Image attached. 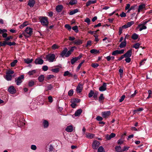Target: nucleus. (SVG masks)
<instances>
[{
    "instance_id": "nucleus-10",
    "label": "nucleus",
    "mask_w": 152,
    "mask_h": 152,
    "mask_svg": "<svg viewBox=\"0 0 152 152\" xmlns=\"http://www.w3.org/2000/svg\"><path fill=\"white\" fill-rule=\"evenodd\" d=\"M106 86L107 84L105 83H104L102 86L99 88V91H105L107 89Z\"/></svg>"
},
{
    "instance_id": "nucleus-34",
    "label": "nucleus",
    "mask_w": 152,
    "mask_h": 152,
    "mask_svg": "<svg viewBox=\"0 0 152 152\" xmlns=\"http://www.w3.org/2000/svg\"><path fill=\"white\" fill-rule=\"evenodd\" d=\"M103 148L102 146H100L98 149V152H104Z\"/></svg>"
},
{
    "instance_id": "nucleus-5",
    "label": "nucleus",
    "mask_w": 152,
    "mask_h": 152,
    "mask_svg": "<svg viewBox=\"0 0 152 152\" xmlns=\"http://www.w3.org/2000/svg\"><path fill=\"white\" fill-rule=\"evenodd\" d=\"M99 142L96 140L94 141L92 145L93 148L94 149H96L99 146Z\"/></svg>"
},
{
    "instance_id": "nucleus-42",
    "label": "nucleus",
    "mask_w": 152,
    "mask_h": 152,
    "mask_svg": "<svg viewBox=\"0 0 152 152\" xmlns=\"http://www.w3.org/2000/svg\"><path fill=\"white\" fill-rule=\"evenodd\" d=\"M140 46V44L139 43H137L135 44L134 46H133V47L134 48H135L137 49Z\"/></svg>"
},
{
    "instance_id": "nucleus-29",
    "label": "nucleus",
    "mask_w": 152,
    "mask_h": 152,
    "mask_svg": "<svg viewBox=\"0 0 152 152\" xmlns=\"http://www.w3.org/2000/svg\"><path fill=\"white\" fill-rule=\"evenodd\" d=\"M138 37V35L135 33L133 34L132 36V38L134 40L137 39Z\"/></svg>"
},
{
    "instance_id": "nucleus-12",
    "label": "nucleus",
    "mask_w": 152,
    "mask_h": 152,
    "mask_svg": "<svg viewBox=\"0 0 152 152\" xmlns=\"http://www.w3.org/2000/svg\"><path fill=\"white\" fill-rule=\"evenodd\" d=\"M145 5L144 4H140L139 6L137 12L139 14L140 11L142 10L145 7Z\"/></svg>"
},
{
    "instance_id": "nucleus-48",
    "label": "nucleus",
    "mask_w": 152,
    "mask_h": 152,
    "mask_svg": "<svg viewBox=\"0 0 152 152\" xmlns=\"http://www.w3.org/2000/svg\"><path fill=\"white\" fill-rule=\"evenodd\" d=\"M143 110V109L142 108H139L137 110H135L134 111V113H136L137 111H142Z\"/></svg>"
},
{
    "instance_id": "nucleus-19",
    "label": "nucleus",
    "mask_w": 152,
    "mask_h": 152,
    "mask_svg": "<svg viewBox=\"0 0 152 152\" xmlns=\"http://www.w3.org/2000/svg\"><path fill=\"white\" fill-rule=\"evenodd\" d=\"M82 109H78L75 112L74 115L75 116H79L82 113Z\"/></svg>"
},
{
    "instance_id": "nucleus-9",
    "label": "nucleus",
    "mask_w": 152,
    "mask_h": 152,
    "mask_svg": "<svg viewBox=\"0 0 152 152\" xmlns=\"http://www.w3.org/2000/svg\"><path fill=\"white\" fill-rule=\"evenodd\" d=\"M83 88V85L80 83H79L76 88L77 92L78 93H80L82 91Z\"/></svg>"
},
{
    "instance_id": "nucleus-52",
    "label": "nucleus",
    "mask_w": 152,
    "mask_h": 152,
    "mask_svg": "<svg viewBox=\"0 0 152 152\" xmlns=\"http://www.w3.org/2000/svg\"><path fill=\"white\" fill-rule=\"evenodd\" d=\"M31 148L33 150H36L37 148L35 145H32L31 146Z\"/></svg>"
},
{
    "instance_id": "nucleus-8",
    "label": "nucleus",
    "mask_w": 152,
    "mask_h": 152,
    "mask_svg": "<svg viewBox=\"0 0 152 152\" xmlns=\"http://www.w3.org/2000/svg\"><path fill=\"white\" fill-rule=\"evenodd\" d=\"M111 112L110 111H107L102 112V116L104 118H106L110 115Z\"/></svg>"
},
{
    "instance_id": "nucleus-47",
    "label": "nucleus",
    "mask_w": 152,
    "mask_h": 152,
    "mask_svg": "<svg viewBox=\"0 0 152 152\" xmlns=\"http://www.w3.org/2000/svg\"><path fill=\"white\" fill-rule=\"evenodd\" d=\"M125 97V95H123L119 99V102H122L124 100Z\"/></svg>"
},
{
    "instance_id": "nucleus-44",
    "label": "nucleus",
    "mask_w": 152,
    "mask_h": 152,
    "mask_svg": "<svg viewBox=\"0 0 152 152\" xmlns=\"http://www.w3.org/2000/svg\"><path fill=\"white\" fill-rule=\"evenodd\" d=\"M28 85L30 87L34 85V82L33 81L31 80L28 83Z\"/></svg>"
},
{
    "instance_id": "nucleus-58",
    "label": "nucleus",
    "mask_w": 152,
    "mask_h": 152,
    "mask_svg": "<svg viewBox=\"0 0 152 152\" xmlns=\"http://www.w3.org/2000/svg\"><path fill=\"white\" fill-rule=\"evenodd\" d=\"M42 69L44 71H46L48 70V66L46 65H45L43 66L42 68Z\"/></svg>"
},
{
    "instance_id": "nucleus-43",
    "label": "nucleus",
    "mask_w": 152,
    "mask_h": 152,
    "mask_svg": "<svg viewBox=\"0 0 152 152\" xmlns=\"http://www.w3.org/2000/svg\"><path fill=\"white\" fill-rule=\"evenodd\" d=\"M51 71L57 73L59 71V69L58 68H56L54 69H52Z\"/></svg>"
},
{
    "instance_id": "nucleus-23",
    "label": "nucleus",
    "mask_w": 152,
    "mask_h": 152,
    "mask_svg": "<svg viewBox=\"0 0 152 152\" xmlns=\"http://www.w3.org/2000/svg\"><path fill=\"white\" fill-rule=\"evenodd\" d=\"M115 149L117 152H122V149L120 146H116L115 147Z\"/></svg>"
},
{
    "instance_id": "nucleus-35",
    "label": "nucleus",
    "mask_w": 152,
    "mask_h": 152,
    "mask_svg": "<svg viewBox=\"0 0 152 152\" xmlns=\"http://www.w3.org/2000/svg\"><path fill=\"white\" fill-rule=\"evenodd\" d=\"M59 46L56 44H53L52 46V48L53 50H55L58 49L59 48Z\"/></svg>"
},
{
    "instance_id": "nucleus-64",
    "label": "nucleus",
    "mask_w": 152,
    "mask_h": 152,
    "mask_svg": "<svg viewBox=\"0 0 152 152\" xmlns=\"http://www.w3.org/2000/svg\"><path fill=\"white\" fill-rule=\"evenodd\" d=\"M125 60L127 63H129L131 61V59L130 57L126 58Z\"/></svg>"
},
{
    "instance_id": "nucleus-15",
    "label": "nucleus",
    "mask_w": 152,
    "mask_h": 152,
    "mask_svg": "<svg viewBox=\"0 0 152 152\" xmlns=\"http://www.w3.org/2000/svg\"><path fill=\"white\" fill-rule=\"evenodd\" d=\"M83 40L80 39H78L75 40L74 43L76 45H79L83 43Z\"/></svg>"
},
{
    "instance_id": "nucleus-56",
    "label": "nucleus",
    "mask_w": 152,
    "mask_h": 152,
    "mask_svg": "<svg viewBox=\"0 0 152 152\" xmlns=\"http://www.w3.org/2000/svg\"><path fill=\"white\" fill-rule=\"evenodd\" d=\"M129 148V147L124 146V147L122 149V152L126 151L128 150Z\"/></svg>"
},
{
    "instance_id": "nucleus-46",
    "label": "nucleus",
    "mask_w": 152,
    "mask_h": 152,
    "mask_svg": "<svg viewBox=\"0 0 152 152\" xmlns=\"http://www.w3.org/2000/svg\"><path fill=\"white\" fill-rule=\"evenodd\" d=\"M134 23V22L133 21H131L130 22H128L127 23V25L129 27H130Z\"/></svg>"
},
{
    "instance_id": "nucleus-2",
    "label": "nucleus",
    "mask_w": 152,
    "mask_h": 152,
    "mask_svg": "<svg viewBox=\"0 0 152 152\" xmlns=\"http://www.w3.org/2000/svg\"><path fill=\"white\" fill-rule=\"evenodd\" d=\"M56 57L55 55L54 54H49L47 55L45 59L49 62H53L54 61Z\"/></svg>"
},
{
    "instance_id": "nucleus-55",
    "label": "nucleus",
    "mask_w": 152,
    "mask_h": 152,
    "mask_svg": "<svg viewBox=\"0 0 152 152\" xmlns=\"http://www.w3.org/2000/svg\"><path fill=\"white\" fill-rule=\"evenodd\" d=\"M137 5H134L131 7V9L132 10H134L135 9H137Z\"/></svg>"
},
{
    "instance_id": "nucleus-37",
    "label": "nucleus",
    "mask_w": 152,
    "mask_h": 152,
    "mask_svg": "<svg viewBox=\"0 0 152 152\" xmlns=\"http://www.w3.org/2000/svg\"><path fill=\"white\" fill-rule=\"evenodd\" d=\"M77 61V60L76 59V58L75 57L73 58L72 59H71V64H73Z\"/></svg>"
},
{
    "instance_id": "nucleus-17",
    "label": "nucleus",
    "mask_w": 152,
    "mask_h": 152,
    "mask_svg": "<svg viewBox=\"0 0 152 152\" xmlns=\"http://www.w3.org/2000/svg\"><path fill=\"white\" fill-rule=\"evenodd\" d=\"M63 8V6L62 5H57L56 7V10L58 12H61Z\"/></svg>"
},
{
    "instance_id": "nucleus-50",
    "label": "nucleus",
    "mask_w": 152,
    "mask_h": 152,
    "mask_svg": "<svg viewBox=\"0 0 152 152\" xmlns=\"http://www.w3.org/2000/svg\"><path fill=\"white\" fill-rule=\"evenodd\" d=\"M65 27L69 31L71 29V27L69 24L65 25Z\"/></svg>"
},
{
    "instance_id": "nucleus-4",
    "label": "nucleus",
    "mask_w": 152,
    "mask_h": 152,
    "mask_svg": "<svg viewBox=\"0 0 152 152\" xmlns=\"http://www.w3.org/2000/svg\"><path fill=\"white\" fill-rule=\"evenodd\" d=\"M25 34H26L28 35L26 36V37H29L31 36V35L32 32H33V29L32 28L28 27H27L25 31Z\"/></svg>"
},
{
    "instance_id": "nucleus-30",
    "label": "nucleus",
    "mask_w": 152,
    "mask_h": 152,
    "mask_svg": "<svg viewBox=\"0 0 152 152\" xmlns=\"http://www.w3.org/2000/svg\"><path fill=\"white\" fill-rule=\"evenodd\" d=\"M44 78V75H41L39 77L38 79L40 82H42L43 81Z\"/></svg>"
},
{
    "instance_id": "nucleus-63",
    "label": "nucleus",
    "mask_w": 152,
    "mask_h": 152,
    "mask_svg": "<svg viewBox=\"0 0 152 152\" xmlns=\"http://www.w3.org/2000/svg\"><path fill=\"white\" fill-rule=\"evenodd\" d=\"M71 106L72 108H75L76 106V104L75 103L72 102V103L71 104Z\"/></svg>"
},
{
    "instance_id": "nucleus-33",
    "label": "nucleus",
    "mask_w": 152,
    "mask_h": 152,
    "mask_svg": "<svg viewBox=\"0 0 152 152\" xmlns=\"http://www.w3.org/2000/svg\"><path fill=\"white\" fill-rule=\"evenodd\" d=\"M18 61L17 60H15L13 62H12L10 64L11 66L14 67V66L17 63Z\"/></svg>"
},
{
    "instance_id": "nucleus-6",
    "label": "nucleus",
    "mask_w": 152,
    "mask_h": 152,
    "mask_svg": "<svg viewBox=\"0 0 152 152\" xmlns=\"http://www.w3.org/2000/svg\"><path fill=\"white\" fill-rule=\"evenodd\" d=\"M44 62L43 60L40 58L36 59L35 61V63L36 64H42Z\"/></svg>"
},
{
    "instance_id": "nucleus-40",
    "label": "nucleus",
    "mask_w": 152,
    "mask_h": 152,
    "mask_svg": "<svg viewBox=\"0 0 152 152\" xmlns=\"http://www.w3.org/2000/svg\"><path fill=\"white\" fill-rule=\"evenodd\" d=\"M94 92L92 90H91L88 94V97L89 98L92 97L94 94Z\"/></svg>"
},
{
    "instance_id": "nucleus-39",
    "label": "nucleus",
    "mask_w": 152,
    "mask_h": 152,
    "mask_svg": "<svg viewBox=\"0 0 152 152\" xmlns=\"http://www.w3.org/2000/svg\"><path fill=\"white\" fill-rule=\"evenodd\" d=\"M72 29L76 33H77L78 32V27L76 26L73 27Z\"/></svg>"
},
{
    "instance_id": "nucleus-24",
    "label": "nucleus",
    "mask_w": 152,
    "mask_h": 152,
    "mask_svg": "<svg viewBox=\"0 0 152 152\" xmlns=\"http://www.w3.org/2000/svg\"><path fill=\"white\" fill-rule=\"evenodd\" d=\"M24 61L25 63L29 64L30 63H31L33 61V59H30L29 58H27L26 59H24Z\"/></svg>"
},
{
    "instance_id": "nucleus-18",
    "label": "nucleus",
    "mask_w": 152,
    "mask_h": 152,
    "mask_svg": "<svg viewBox=\"0 0 152 152\" xmlns=\"http://www.w3.org/2000/svg\"><path fill=\"white\" fill-rule=\"evenodd\" d=\"M138 28H139V31H141L147 28V27L142 24H140L138 26Z\"/></svg>"
},
{
    "instance_id": "nucleus-16",
    "label": "nucleus",
    "mask_w": 152,
    "mask_h": 152,
    "mask_svg": "<svg viewBox=\"0 0 152 152\" xmlns=\"http://www.w3.org/2000/svg\"><path fill=\"white\" fill-rule=\"evenodd\" d=\"M132 50H128L127 52L124 55L126 58L130 57L132 55Z\"/></svg>"
},
{
    "instance_id": "nucleus-25",
    "label": "nucleus",
    "mask_w": 152,
    "mask_h": 152,
    "mask_svg": "<svg viewBox=\"0 0 152 152\" xmlns=\"http://www.w3.org/2000/svg\"><path fill=\"white\" fill-rule=\"evenodd\" d=\"M28 24V23L26 21L24 22L23 23L19 26L20 28L22 29L24 27L27 26Z\"/></svg>"
},
{
    "instance_id": "nucleus-7",
    "label": "nucleus",
    "mask_w": 152,
    "mask_h": 152,
    "mask_svg": "<svg viewBox=\"0 0 152 152\" xmlns=\"http://www.w3.org/2000/svg\"><path fill=\"white\" fill-rule=\"evenodd\" d=\"M8 91L11 94H14L16 91L15 89L13 86H10L8 89Z\"/></svg>"
},
{
    "instance_id": "nucleus-1",
    "label": "nucleus",
    "mask_w": 152,
    "mask_h": 152,
    "mask_svg": "<svg viewBox=\"0 0 152 152\" xmlns=\"http://www.w3.org/2000/svg\"><path fill=\"white\" fill-rule=\"evenodd\" d=\"M39 19L41 24L43 26H47L48 24V21L47 17H46L40 16Z\"/></svg>"
},
{
    "instance_id": "nucleus-26",
    "label": "nucleus",
    "mask_w": 152,
    "mask_h": 152,
    "mask_svg": "<svg viewBox=\"0 0 152 152\" xmlns=\"http://www.w3.org/2000/svg\"><path fill=\"white\" fill-rule=\"evenodd\" d=\"M86 137L90 139H92L94 137V135L90 133H86Z\"/></svg>"
},
{
    "instance_id": "nucleus-60",
    "label": "nucleus",
    "mask_w": 152,
    "mask_h": 152,
    "mask_svg": "<svg viewBox=\"0 0 152 152\" xmlns=\"http://www.w3.org/2000/svg\"><path fill=\"white\" fill-rule=\"evenodd\" d=\"M99 66V64L97 63H94L92 64V66L94 68L97 67Z\"/></svg>"
},
{
    "instance_id": "nucleus-13",
    "label": "nucleus",
    "mask_w": 152,
    "mask_h": 152,
    "mask_svg": "<svg viewBox=\"0 0 152 152\" xmlns=\"http://www.w3.org/2000/svg\"><path fill=\"white\" fill-rule=\"evenodd\" d=\"M35 1L34 0H29L28 5L31 7H32L34 6L35 4Z\"/></svg>"
},
{
    "instance_id": "nucleus-59",
    "label": "nucleus",
    "mask_w": 152,
    "mask_h": 152,
    "mask_svg": "<svg viewBox=\"0 0 152 152\" xmlns=\"http://www.w3.org/2000/svg\"><path fill=\"white\" fill-rule=\"evenodd\" d=\"M69 74L70 72H69V71H66L64 72V76H66L69 75Z\"/></svg>"
},
{
    "instance_id": "nucleus-49",
    "label": "nucleus",
    "mask_w": 152,
    "mask_h": 152,
    "mask_svg": "<svg viewBox=\"0 0 152 152\" xmlns=\"http://www.w3.org/2000/svg\"><path fill=\"white\" fill-rule=\"evenodd\" d=\"M73 94V90L72 89H71L70 90L68 93V95L70 96H72V95Z\"/></svg>"
},
{
    "instance_id": "nucleus-41",
    "label": "nucleus",
    "mask_w": 152,
    "mask_h": 152,
    "mask_svg": "<svg viewBox=\"0 0 152 152\" xmlns=\"http://www.w3.org/2000/svg\"><path fill=\"white\" fill-rule=\"evenodd\" d=\"M53 86L51 85H49L47 86V90H50L53 88Z\"/></svg>"
},
{
    "instance_id": "nucleus-31",
    "label": "nucleus",
    "mask_w": 152,
    "mask_h": 152,
    "mask_svg": "<svg viewBox=\"0 0 152 152\" xmlns=\"http://www.w3.org/2000/svg\"><path fill=\"white\" fill-rule=\"evenodd\" d=\"M90 53L92 54H96L99 53V51L95 49H92L90 51Z\"/></svg>"
},
{
    "instance_id": "nucleus-3",
    "label": "nucleus",
    "mask_w": 152,
    "mask_h": 152,
    "mask_svg": "<svg viewBox=\"0 0 152 152\" xmlns=\"http://www.w3.org/2000/svg\"><path fill=\"white\" fill-rule=\"evenodd\" d=\"M24 78V76L21 75L20 76L15 79V82L17 85H19L23 81V80Z\"/></svg>"
},
{
    "instance_id": "nucleus-61",
    "label": "nucleus",
    "mask_w": 152,
    "mask_h": 152,
    "mask_svg": "<svg viewBox=\"0 0 152 152\" xmlns=\"http://www.w3.org/2000/svg\"><path fill=\"white\" fill-rule=\"evenodd\" d=\"M123 28L122 27H120L119 28V34L120 35L122 34Z\"/></svg>"
},
{
    "instance_id": "nucleus-20",
    "label": "nucleus",
    "mask_w": 152,
    "mask_h": 152,
    "mask_svg": "<svg viewBox=\"0 0 152 152\" xmlns=\"http://www.w3.org/2000/svg\"><path fill=\"white\" fill-rule=\"evenodd\" d=\"M66 130L69 132H71L73 130V127L72 126H67L66 129Z\"/></svg>"
},
{
    "instance_id": "nucleus-32",
    "label": "nucleus",
    "mask_w": 152,
    "mask_h": 152,
    "mask_svg": "<svg viewBox=\"0 0 152 152\" xmlns=\"http://www.w3.org/2000/svg\"><path fill=\"white\" fill-rule=\"evenodd\" d=\"M36 72V70H32L31 71H30L28 72V74L29 75H31L35 74Z\"/></svg>"
},
{
    "instance_id": "nucleus-27",
    "label": "nucleus",
    "mask_w": 152,
    "mask_h": 152,
    "mask_svg": "<svg viewBox=\"0 0 152 152\" xmlns=\"http://www.w3.org/2000/svg\"><path fill=\"white\" fill-rule=\"evenodd\" d=\"M12 78V76L8 74H7L6 75L5 79L8 81L11 80Z\"/></svg>"
},
{
    "instance_id": "nucleus-45",
    "label": "nucleus",
    "mask_w": 152,
    "mask_h": 152,
    "mask_svg": "<svg viewBox=\"0 0 152 152\" xmlns=\"http://www.w3.org/2000/svg\"><path fill=\"white\" fill-rule=\"evenodd\" d=\"M104 99V97L103 96V94H100V96L99 97V101H101V100H103Z\"/></svg>"
},
{
    "instance_id": "nucleus-57",
    "label": "nucleus",
    "mask_w": 152,
    "mask_h": 152,
    "mask_svg": "<svg viewBox=\"0 0 152 152\" xmlns=\"http://www.w3.org/2000/svg\"><path fill=\"white\" fill-rule=\"evenodd\" d=\"M71 53H72L70 52V51H67L66 52V53L65 55V57H68L71 54Z\"/></svg>"
},
{
    "instance_id": "nucleus-53",
    "label": "nucleus",
    "mask_w": 152,
    "mask_h": 152,
    "mask_svg": "<svg viewBox=\"0 0 152 152\" xmlns=\"http://www.w3.org/2000/svg\"><path fill=\"white\" fill-rule=\"evenodd\" d=\"M16 43L15 42H7V45H9L10 46L12 45H15Z\"/></svg>"
},
{
    "instance_id": "nucleus-11",
    "label": "nucleus",
    "mask_w": 152,
    "mask_h": 152,
    "mask_svg": "<svg viewBox=\"0 0 152 152\" xmlns=\"http://www.w3.org/2000/svg\"><path fill=\"white\" fill-rule=\"evenodd\" d=\"M42 125L44 128H47L49 126V122L46 120H43Z\"/></svg>"
},
{
    "instance_id": "nucleus-51",
    "label": "nucleus",
    "mask_w": 152,
    "mask_h": 152,
    "mask_svg": "<svg viewBox=\"0 0 152 152\" xmlns=\"http://www.w3.org/2000/svg\"><path fill=\"white\" fill-rule=\"evenodd\" d=\"M84 60H83V61H82V62H81L79 64V65H78V66L77 68V70H79V69H80V68L82 65V64L84 63Z\"/></svg>"
},
{
    "instance_id": "nucleus-62",
    "label": "nucleus",
    "mask_w": 152,
    "mask_h": 152,
    "mask_svg": "<svg viewBox=\"0 0 152 152\" xmlns=\"http://www.w3.org/2000/svg\"><path fill=\"white\" fill-rule=\"evenodd\" d=\"M96 119L98 121H101L102 120L103 118L101 117L98 116L96 118Z\"/></svg>"
},
{
    "instance_id": "nucleus-22",
    "label": "nucleus",
    "mask_w": 152,
    "mask_h": 152,
    "mask_svg": "<svg viewBox=\"0 0 152 152\" xmlns=\"http://www.w3.org/2000/svg\"><path fill=\"white\" fill-rule=\"evenodd\" d=\"M126 45V41L125 39H124V41L122 42L119 45V47L120 48H122L125 47Z\"/></svg>"
},
{
    "instance_id": "nucleus-14",
    "label": "nucleus",
    "mask_w": 152,
    "mask_h": 152,
    "mask_svg": "<svg viewBox=\"0 0 152 152\" xmlns=\"http://www.w3.org/2000/svg\"><path fill=\"white\" fill-rule=\"evenodd\" d=\"M68 51L67 49L65 48H64L63 50L61 52V53L60 55L62 57H63L64 56H65V55L66 53V52Z\"/></svg>"
},
{
    "instance_id": "nucleus-54",
    "label": "nucleus",
    "mask_w": 152,
    "mask_h": 152,
    "mask_svg": "<svg viewBox=\"0 0 152 152\" xmlns=\"http://www.w3.org/2000/svg\"><path fill=\"white\" fill-rule=\"evenodd\" d=\"M84 21L86 22L87 23L88 25L90 24V20L89 18H86L85 19Z\"/></svg>"
},
{
    "instance_id": "nucleus-36",
    "label": "nucleus",
    "mask_w": 152,
    "mask_h": 152,
    "mask_svg": "<svg viewBox=\"0 0 152 152\" xmlns=\"http://www.w3.org/2000/svg\"><path fill=\"white\" fill-rule=\"evenodd\" d=\"M77 3V1L76 0H71L69 2V4L71 5H73L76 4Z\"/></svg>"
},
{
    "instance_id": "nucleus-28",
    "label": "nucleus",
    "mask_w": 152,
    "mask_h": 152,
    "mask_svg": "<svg viewBox=\"0 0 152 152\" xmlns=\"http://www.w3.org/2000/svg\"><path fill=\"white\" fill-rule=\"evenodd\" d=\"M78 12V9H76L74 10L71 11L70 12L69 14L70 15H74V14H75V13L77 12Z\"/></svg>"
},
{
    "instance_id": "nucleus-38",
    "label": "nucleus",
    "mask_w": 152,
    "mask_h": 152,
    "mask_svg": "<svg viewBox=\"0 0 152 152\" xmlns=\"http://www.w3.org/2000/svg\"><path fill=\"white\" fill-rule=\"evenodd\" d=\"M98 94V92L97 91H96L94 92V94H93V97L95 99V100H96L97 99V96Z\"/></svg>"
},
{
    "instance_id": "nucleus-21",
    "label": "nucleus",
    "mask_w": 152,
    "mask_h": 152,
    "mask_svg": "<svg viewBox=\"0 0 152 152\" xmlns=\"http://www.w3.org/2000/svg\"><path fill=\"white\" fill-rule=\"evenodd\" d=\"M96 0L89 1L86 3V5L87 7H88L91 4L95 3L96 2Z\"/></svg>"
}]
</instances>
